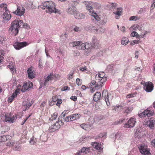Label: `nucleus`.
Returning <instances> with one entry per match:
<instances>
[{
  "instance_id": "obj_10",
  "label": "nucleus",
  "mask_w": 155,
  "mask_h": 155,
  "mask_svg": "<svg viewBox=\"0 0 155 155\" xmlns=\"http://www.w3.org/2000/svg\"><path fill=\"white\" fill-rule=\"evenodd\" d=\"M25 12V9L23 6H20L17 5L16 10L13 13L17 15L21 16L24 14Z\"/></svg>"
},
{
  "instance_id": "obj_47",
  "label": "nucleus",
  "mask_w": 155,
  "mask_h": 155,
  "mask_svg": "<svg viewBox=\"0 0 155 155\" xmlns=\"http://www.w3.org/2000/svg\"><path fill=\"white\" fill-rule=\"evenodd\" d=\"M87 149H88V148H86L85 147H83L79 151V152H80V153H84L86 151Z\"/></svg>"
},
{
  "instance_id": "obj_2",
  "label": "nucleus",
  "mask_w": 155,
  "mask_h": 155,
  "mask_svg": "<svg viewBox=\"0 0 155 155\" xmlns=\"http://www.w3.org/2000/svg\"><path fill=\"white\" fill-rule=\"evenodd\" d=\"M85 4L86 8L89 12V14L90 15H92L94 18L97 21H99L100 19V17L98 15L95 16L92 14L94 13L93 7L94 5L95 4L94 2H86L84 1L83 2Z\"/></svg>"
},
{
  "instance_id": "obj_34",
  "label": "nucleus",
  "mask_w": 155,
  "mask_h": 155,
  "mask_svg": "<svg viewBox=\"0 0 155 155\" xmlns=\"http://www.w3.org/2000/svg\"><path fill=\"white\" fill-rule=\"evenodd\" d=\"M125 120V119L124 118H121L115 121L114 123L113 124L117 125L118 124H122L124 121Z\"/></svg>"
},
{
  "instance_id": "obj_25",
  "label": "nucleus",
  "mask_w": 155,
  "mask_h": 155,
  "mask_svg": "<svg viewBox=\"0 0 155 155\" xmlns=\"http://www.w3.org/2000/svg\"><path fill=\"white\" fill-rule=\"evenodd\" d=\"M101 98V94L100 92H96L93 96V100L95 101H97Z\"/></svg>"
},
{
  "instance_id": "obj_18",
  "label": "nucleus",
  "mask_w": 155,
  "mask_h": 155,
  "mask_svg": "<svg viewBox=\"0 0 155 155\" xmlns=\"http://www.w3.org/2000/svg\"><path fill=\"white\" fill-rule=\"evenodd\" d=\"M12 17L11 15L9 13H6L5 12H4L3 14V22H5V21H8Z\"/></svg>"
},
{
  "instance_id": "obj_58",
  "label": "nucleus",
  "mask_w": 155,
  "mask_h": 155,
  "mask_svg": "<svg viewBox=\"0 0 155 155\" xmlns=\"http://www.w3.org/2000/svg\"><path fill=\"white\" fill-rule=\"evenodd\" d=\"M21 149V147L20 144H18L17 145H15V150H19Z\"/></svg>"
},
{
  "instance_id": "obj_61",
  "label": "nucleus",
  "mask_w": 155,
  "mask_h": 155,
  "mask_svg": "<svg viewBox=\"0 0 155 155\" xmlns=\"http://www.w3.org/2000/svg\"><path fill=\"white\" fill-rule=\"evenodd\" d=\"M75 93L76 94L78 95L80 97L82 96V94L81 92L78 90H76L75 92Z\"/></svg>"
},
{
  "instance_id": "obj_48",
  "label": "nucleus",
  "mask_w": 155,
  "mask_h": 155,
  "mask_svg": "<svg viewBox=\"0 0 155 155\" xmlns=\"http://www.w3.org/2000/svg\"><path fill=\"white\" fill-rule=\"evenodd\" d=\"M60 37L62 39L63 38V39H64V41L66 40L68 37V35H67L66 33H65V34L64 35H62L60 36Z\"/></svg>"
},
{
  "instance_id": "obj_13",
  "label": "nucleus",
  "mask_w": 155,
  "mask_h": 155,
  "mask_svg": "<svg viewBox=\"0 0 155 155\" xmlns=\"http://www.w3.org/2000/svg\"><path fill=\"white\" fill-rule=\"evenodd\" d=\"M145 125L152 129L155 125V118L153 117L148 118L146 122H145Z\"/></svg>"
},
{
  "instance_id": "obj_53",
  "label": "nucleus",
  "mask_w": 155,
  "mask_h": 155,
  "mask_svg": "<svg viewBox=\"0 0 155 155\" xmlns=\"http://www.w3.org/2000/svg\"><path fill=\"white\" fill-rule=\"evenodd\" d=\"M57 101V102L56 104V105L58 106L60 105L62 103V100L60 99H58V100Z\"/></svg>"
},
{
  "instance_id": "obj_29",
  "label": "nucleus",
  "mask_w": 155,
  "mask_h": 155,
  "mask_svg": "<svg viewBox=\"0 0 155 155\" xmlns=\"http://www.w3.org/2000/svg\"><path fill=\"white\" fill-rule=\"evenodd\" d=\"M124 136L120 132H117L115 135V139L117 140L119 139L121 140L124 139Z\"/></svg>"
},
{
  "instance_id": "obj_20",
  "label": "nucleus",
  "mask_w": 155,
  "mask_h": 155,
  "mask_svg": "<svg viewBox=\"0 0 155 155\" xmlns=\"http://www.w3.org/2000/svg\"><path fill=\"white\" fill-rule=\"evenodd\" d=\"M74 16L76 18L78 19H83L85 17V15L79 12L77 10L74 14Z\"/></svg>"
},
{
  "instance_id": "obj_31",
  "label": "nucleus",
  "mask_w": 155,
  "mask_h": 155,
  "mask_svg": "<svg viewBox=\"0 0 155 155\" xmlns=\"http://www.w3.org/2000/svg\"><path fill=\"white\" fill-rule=\"evenodd\" d=\"M129 42V40L127 38L123 37L122 38L121 44L122 45H125L128 43Z\"/></svg>"
},
{
  "instance_id": "obj_7",
  "label": "nucleus",
  "mask_w": 155,
  "mask_h": 155,
  "mask_svg": "<svg viewBox=\"0 0 155 155\" xmlns=\"http://www.w3.org/2000/svg\"><path fill=\"white\" fill-rule=\"evenodd\" d=\"M154 86L153 83L149 81L145 83L143 85V89L147 92H150L153 89Z\"/></svg>"
},
{
  "instance_id": "obj_62",
  "label": "nucleus",
  "mask_w": 155,
  "mask_h": 155,
  "mask_svg": "<svg viewBox=\"0 0 155 155\" xmlns=\"http://www.w3.org/2000/svg\"><path fill=\"white\" fill-rule=\"evenodd\" d=\"M151 144L155 148V138L151 141Z\"/></svg>"
},
{
  "instance_id": "obj_49",
  "label": "nucleus",
  "mask_w": 155,
  "mask_h": 155,
  "mask_svg": "<svg viewBox=\"0 0 155 155\" xmlns=\"http://www.w3.org/2000/svg\"><path fill=\"white\" fill-rule=\"evenodd\" d=\"M107 21L106 18H104L101 21V24L103 25H105Z\"/></svg>"
},
{
  "instance_id": "obj_36",
  "label": "nucleus",
  "mask_w": 155,
  "mask_h": 155,
  "mask_svg": "<svg viewBox=\"0 0 155 155\" xmlns=\"http://www.w3.org/2000/svg\"><path fill=\"white\" fill-rule=\"evenodd\" d=\"M58 114L57 113H54L53 115H52L51 118H49V120L51 121H53L55 120L57 117Z\"/></svg>"
},
{
  "instance_id": "obj_56",
  "label": "nucleus",
  "mask_w": 155,
  "mask_h": 155,
  "mask_svg": "<svg viewBox=\"0 0 155 155\" xmlns=\"http://www.w3.org/2000/svg\"><path fill=\"white\" fill-rule=\"evenodd\" d=\"M98 75H99L100 78H103L104 77H104L105 74L104 72H101V73H99Z\"/></svg>"
},
{
  "instance_id": "obj_24",
  "label": "nucleus",
  "mask_w": 155,
  "mask_h": 155,
  "mask_svg": "<svg viewBox=\"0 0 155 155\" xmlns=\"http://www.w3.org/2000/svg\"><path fill=\"white\" fill-rule=\"evenodd\" d=\"M27 72L28 75V77L29 79H32L34 78L35 76L31 68H28Z\"/></svg>"
},
{
  "instance_id": "obj_52",
  "label": "nucleus",
  "mask_w": 155,
  "mask_h": 155,
  "mask_svg": "<svg viewBox=\"0 0 155 155\" xmlns=\"http://www.w3.org/2000/svg\"><path fill=\"white\" fill-rule=\"evenodd\" d=\"M4 53L0 51V63L2 61V60L4 58L3 57V55H4Z\"/></svg>"
},
{
  "instance_id": "obj_63",
  "label": "nucleus",
  "mask_w": 155,
  "mask_h": 155,
  "mask_svg": "<svg viewBox=\"0 0 155 155\" xmlns=\"http://www.w3.org/2000/svg\"><path fill=\"white\" fill-rule=\"evenodd\" d=\"M58 97L56 96H54V97H53L52 98V101L54 102H55L58 99Z\"/></svg>"
},
{
  "instance_id": "obj_46",
  "label": "nucleus",
  "mask_w": 155,
  "mask_h": 155,
  "mask_svg": "<svg viewBox=\"0 0 155 155\" xmlns=\"http://www.w3.org/2000/svg\"><path fill=\"white\" fill-rule=\"evenodd\" d=\"M53 75V73H51L46 78L45 80L47 81H48L52 79V75Z\"/></svg>"
},
{
  "instance_id": "obj_19",
  "label": "nucleus",
  "mask_w": 155,
  "mask_h": 155,
  "mask_svg": "<svg viewBox=\"0 0 155 155\" xmlns=\"http://www.w3.org/2000/svg\"><path fill=\"white\" fill-rule=\"evenodd\" d=\"M52 2V1H47L43 2L42 5V8L44 9L45 8H46L48 9V7H49L50 5H51L50 4H51Z\"/></svg>"
},
{
  "instance_id": "obj_32",
  "label": "nucleus",
  "mask_w": 155,
  "mask_h": 155,
  "mask_svg": "<svg viewBox=\"0 0 155 155\" xmlns=\"http://www.w3.org/2000/svg\"><path fill=\"white\" fill-rule=\"evenodd\" d=\"M122 8H117L118 11L116 12H114L113 14L118 15H121L122 12Z\"/></svg>"
},
{
  "instance_id": "obj_42",
  "label": "nucleus",
  "mask_w": 155,
  "mask_h": 155,
  "mask_svg": "<svg viewBox=\"0 0 155 155\" xmlns=\"http://www.w3.org/2000/svg\"><path fill=\"white\" fill-rule=\"evenodd\" d=\"M7 140V137L5 136L1 137H0V142H4Z\"/></svg>"
},
{
  "instance_id": "obj_16",
  "label": "nucleus",
  "mask_w": 155,
  "mask_h": 155,
  "mask_svg": "<svg viewBox=\"0 0 155 155\" xmlns=\"http://www.w3.org/2000/svg\"><path fill=\"white\" fill-rule=\"evenodd\" d=\"M92 46L93 48L97 49L100 46L99 41L97 40V38L95 36H93L92 38Z\"/></svg>"
},
{
  "instance_id": "obj_1",
  "label": "nucleus",
  "mask_w": 155,
  "mask_h": 155,
  "mask_svg": "<svg viewBox=\"0 0 155 155\" xmlns=\"http://www.w3.org/2000/svg\"><path fill=\"white\" fill-rule=\"evenodd\" d=\"M20 28H25L28 29L30 27L27 23L23 24L22 20L20 19L15 20L12 22L8 31L10 33H12L14 35V36H16L18 33Z\"/></svg>"
},
{
  "instance_id": "obj_5",
  "label": "nucleus",
  "mask_w": 155,
  "mask_h": 155,
  "mask_svg": "<svg viewBox=\"0 0 155 155\" xmlns=\"http://www.w3.org/2000/svg\"><path fill=\"white\" fill-rule=\"evenodd\" d=\"M94 120L92 119H89L88 122L86 123H83L80 124V127L83 129L87 130L90 128L91 127L93 124L94 123Z\"/></svg>"
},
{
  "instance_id": "obj_30",
  "label": "nucleus",
  "mask_w": 155,
  "mask_h": 155,
  "mask_svg": "<svg viewBox=\"0 0 155 155\" xmlns=\"http://www.w3.org/2000/svg\"><path fill=\"white\" fill-rule=\"evenodd\" d=\"M76 48L78 49L85 50V43H82V42L80 41V43L78 44Z\"/></svg>"
},
{
  "instance_id": "obj_26",
  "label": "nucleus",
  "mask_w": 155,
  "mask_h": 155,
  "mask_svg": "<svg viewBox=\"0 0 155 155\" xmlns=\"http://www.w3.org/2000/svg\"><path fill=\"white\" fill-rule=\"evenodd\" d=\"M32 105V104L30 102H24L23 104V106L24 107L23 111H25L28 109L29 107Z\"/></svg>"
},
{
  "instance_id": "obj_28",
  "label": "nucleus",
  "mask_w": 155,
  "mask_h": 155,
  "mask_svg": "<svg viewBox=\"0 0 155 155\" xmlns=\"http://www.w3.org/2000/svg\"><path fill=\"white\" fill-rule=\"evenodd\" d=\"M85 43V46L86 47V51L87 50V52L89 53L91 51V48H93L92 45L90 43L87 42Z\"/></svg>"
},
{
  "instance_id": "obj_23",
  "label": "nucleus",
  "mask_w": 155,
  "mask_h": 155,
  "mask_svg": "<svg viewBox=\"0 0 155 155\" xmlns=\"http://www.w3.org/2000/svg\"><path fill=\"white\" fill-rule=\"evenodd\" d=\"M77 10L76 7L74 6H72L68 9L67 12L69 13L74 15V14L75 13Z\"/></svg>"
},
{
  "instance_id": "obj_21",
  "label": "nucleus",
  "mask_w": 155,
  "mask_h": 155,
  "mask_svg": "<svg viewBox=\"0 0 155 155\" xmlns=\"http://www.w3.org/2000/svg\"><path fill=\"white\" fill-rule=\"evenodd\" d=\"M92 146L99 151H100L102 149L101 144L97 142L92 143Z\"/></svg>"
},
{
  "instance_id": "obj_55",
  "label": "nucleus",
  "mask_w": 155,
  "mask_h": 155,
  "mask_svg": "<svg viewBox=\"0 0 155 155\" xmlns=\"http://www.w3.org/2000/svg\"><path fill=\"white\" fill-rule=\"evenodd\" d=\"M136 95L135 94H129L126 96L127 98H130L131 97H134Z\"/></svg>"
},
{
  "instance_id": "obj_27",
  "label": "nucleus",
  "mask_w": 155,
  "mask_h": 155,
  "mask_svg": "<svg viewBox=\"0 0 155 155\" xmlns=\"http://www.w3.org/2000/svg\"><path fill=\"white\" fill-rule=\"evenodd\" d=\"M18 93V91L17 90H15V92L13 93L12 95L10 97H8V100L10 102H12L14 98L17 97Z\"/></svg>"
},
{
  "instance_id": "obj_38",
  "label": "nucleus",
  "mask_w": 155,
  "mask_h": 155,
  "mask_svg": "<svg viewBox=\"0 0 155 155\" xmlns=\"http://www.w3.org/2000/svg\"><path fill=\"white\" fill-rule=\"evenodd\" d=\"M107 77H104L103 78H101L99 81H98L99 83L101 84L102 85L105 83L107 81Z\"/></svg>"
},
{
  "instance_id": "obj_33",
  "label": "nucleus",
  "mask_w": 155,
  "mask_h": 155,
  "mask_svg": "<svg viewBox=\"0 0 155 155\" xmlns=\"http://www.w3.org/2000/svg\"><path fill=\"white\" fill-rule=\"evenodd\" d=\"M80 43V41H72L71 42L69 43V46L72 47H74V46H78V44Z\"/></svg>"
},
{
  "instance_id": "obj_39",
  "label": "nucleus",
  "mask_w": 155,
  "mask_h": 155,
  "mask_svg": "<svg viewBox=\"0 0 155 155\" xmlns=\"http://www.w3.org/2000/svg\"><path fill=\"white\" fill-rule=\"evenodd\" d=\"M146 11V9L145 8H142L137 12L138 14H142L145 13Z\"/></svg>"
},
{
  "instance_id": "obj_43",
  "label": "nucleus",
  "mask_w": 155,
  "mask_h": 155,
  "mask_svg": "<svg viewBox=\"0 0 155 155\" xmlns=\"http://www.w3.org/2000/svg\"><path fill=\"white\" fill-rule=\"evenodd\" d=\"M74 71H71L70 72L69 74L68 75V76L67 78L68 79L70 80L72 78V76L74 74Z\"/></svg>"
},
{
  "instance_id": "obj_11",
  "label": "nucleus",
  "mask_w": 155,
  "mask_h": 155,
  "mask_svg": "<svg viewBox=\"0 0 155 155\" xmlns=\"http://www.w3.org/2000/svg\"><path fill=\"white\" fill-rule=\"evenodd\" d=\"M27 43L26 42H16L14 43L13 46L15 48L16 50H19L22 48L27 46Z\"/></svg>"
},
{
  "instance_id": "obj_17",
  "label": "nucleus",
  "mask_w": 155,
  "mask_h": 155,
  "mask_svg": "<svg viewBox=\"0 0 155 155\" xmlns=\"http://www.w3.org/2000/svg\"><path fill=\"white\" fill-rule=\"evenodd\" d=\"M94 85H95L94 88L96 89H99L103 86L101 84L99 83L98 81L97 82L96 81L93 80L92 81L90 84L91 87L92 88V86Z\"/></svg>"
},
{
  "instance_id": "obj_8",
  "label": "nucleus",
  "mask_w": 155,
  "mask_h": 155,
  "mask_svg": "<svg viewBox=\"0 0 155 155\" xmlns=\"http://www.w3.org/2000/svg\"><path fill=\"white\" fill-rule=\"evenodd\" d=\"M60 121L59 120L51 125L49 128L48 130L50 132H54L58 130L61 127V124L59 123Z\"/></svg>"
},
{
  "instance_id": "obj_64",
  "label": "nucleus",
  "mask_w": 155,
  "mask_h": 155,
  "mask_svg": "<svg viewBox=\"0 0 155 155\" xmlns=\"http://www.w3.org/2000/svg\"><path fill=\"white\" fill-rule=\"evenodd\" d=\"M95 79L96 81H99L101 78H100L99 75L96 74L95 76Z\"/></svg>"
},
{
  "instance_id": "obj_4",
  "label": "nucleus",
  "mask_w": 155,
  "mask_h": 155,
  "mask_svg": "<svg viewBox=\"0 0 155 155\" xmlns=\"http://www.w3.org/2000/svg\"><path fill=\"white\" fill-rule=\"evenodd\" d=\"M140 152L144 155H151L150 149L145 145H141L138 147Z\"/></svg>"
},
{
  "instance_id": "obj_54",
  "label": "nucleus",
  "mask_w": 155,
  "mask_h": 155,
  "mask_svg": "<svg viewBox=\"0 0 155 155\" xmlns=\"http://www.w3.org/2000/svg\"><path fill=\"white\" fill-rule=\"evenodd\" d=\"M70 118V115L66 117L64 119V121L66 122L71 121V120H70L71 119Z\"/></svg>"
},
{
  "instance_id": "obj_22",
  "label": "nucleus",
  "mask_w": 155,
  "mask_h": 155,
  "mask_svg": "<svg viewBox=\"0 0 155 155\" xmlns=\"http://www.w3.org/2000/svg\"><path fill=\"white\" fill-rule=\"evenodd\" d=\"M71 121L75 120L78 119L81 117V114H75L71 115Z\"/></svg>"
},
{
  "instance_id": "obj_57",
  "label": "nucleus",
  "mask_w": 155,
  "mask_h": 155,
  "mask_svg": "<svg viewBox=\"0 0 155 155\" xmlns=\"http://www.w3.org/2000/svg\"><path fill=\"white\" fill-rule=\"evenodd\" d=\"M34 137H32L30 140V143L32 145L34 144L35 141L34 140Z\"/></svg>"
},
{
  "instance_id": "obj_51",
  "label": "nucleus",
  "mask_w": 155,
  "mask_h": 155,
  "mask_svg": "<svg viewBox=\"0 0 155 155\" xmlns=\"http://www.w3.org/2000/svg\"><path fill=\"white\" fill-rule=\"evenodd\" d=\"M80 1L81 0H71V2L74 3V5L75 6L79 3Z\"/></svg>"
},
{
  "instance_id": "obj_37",
  "label": "nucleus",
  "mask_w": 155,
  "mask_h": 155,
  "mask_svg": "<svg viewBox=\"0 0 155 155\" xmlns=\"http://www.w3.org/2000/svg\"><path fill=\"white\" fill-rule=\"evenodd\" d=\"M133 107L131 106L127 107L125 110V112L127 114L129 113L133 110Z\"/></svg>"
},
{
  "instance_id": "obj_9",
  "label": "nucleus",
  "mask_w": 155,
  "mask_h": 155,
  "mask_svg": "<svg viewBox=\"0 0 155 155\" xmlns=\"http://www.w3.org/2000/svg\"><path fill=\"white\" fill-rule=\"evenodd\" d=\"M48 9V12L50 13H55L60 14V11L57 9L55 7V5L53 2L50 4Z\"/></svg>"
},
{
  "instance_id": "obj_50",
  "label": "nucleus",
  "mask_w": 155,
  "mask_h": 155,
  "mask_svg": "<svg viewBox=\"0 0 155 155\" xmlns=\"http://www.w3.org/2000/svg\"><path fill=\"white\" fill-rule=\"evenodd\" d=\"M66 114V113H64V112H63L59 116V117L58 118V120H59L60 118H64V117L65 116Z\"/></svg>"
},
{
  "instance_id": "obj_6",
  "label": "nucleus",
  "mask_w": 155,
  "mask_h": 155,
  "mask_svg": "<svg viewBox=\"0 0 155 155\" xmlns=\"http://www.w3.org/2000/svg\"><path fill=\"white\" fill-rule=\"evenodd\" d=\"M136 122V119L131 117L127 123L125 124L124 127L127 128L133 127L135 126Z\"/></svg>"
},
{
  "instance_id": "obj_12",
  "label": "nucleus",
  "mask_w": 155,
  "mask_h": 155,
  "mask_svg": "<svg viewBox=\"0 0 155 155\" xmlns=\"http://www.w3.org/2000/svg\"><path fill=\"white\" fill-rule=\"evenodd\" d=\"M109 94L107 91L104 90L102 94V98L104 100L107 106L110 105Z\"/></svg>"
},
{
  "instance_id": "obj_45",
  "label": "nucleus",
  "mask_w": 155,
  "mask_h": 155,
  "mask_svg": "<svg viewBox=\"0 0 155 155\" xmlns=\"http://www.w3.org/2000/svg\"><path fill=\"white\" fill-rule=\"evenodd\" d=\"M81 81V79H80L78 78H77L76 81V84L78 86L81 85L82 84Z\"/></svg>"
},
{
  "instance_id": "obj_60",
  "label": "nucleus",
  "mask_w": 155,
  "mask_h": 155,
  "mask_svg": "<svg viewBox=\"0 0 155 155\" xmlns=\"http://www.w3.org/2000/svg\"><path fill=\"white\" fill-rule=\"evenodd\" d=\"M77 97L75 96H72L71 97L70 99L72 100H73V101H75L77 100Z\"/></svg>"
},
{
  "instance_id": "obj_44",
  "label": "nucleus",
  "mask_w": 155,
  "mask_h": 155,
  "mask_svg": "<svg viewBox=\"0 0 155 155\" xmlns=\"http://www.w3.org/2000/svg\"><path fill=\"white\" fill-rule=\"evenodd\" d=\"M73 30L75 32L80 31H81V28L80 27L75 26L73 29Z\"/></svg>"
},
{
  "instance_id": "obj_40",
  "label": "nucleus",
  "mask_w": 155,
  "mask_h": 155,
  "mask_svg": "<svg viewBox=\"0 0 155 155\" xmlns=\"http://www.w3.org/2000/svg\"><path fill=\"white\" fill-rule=\"evenodd\" d=\"M6 40V38L5 37L0 35V43H3V41Z\"/></svg>"
},
{
  "instance_id": "obj_41",
  "label": "nucleus",
  "mask_w": 155,
  "mask_h": 155,
  "mask_svg": "<svg viewBox=\"0 0 155 155\" xmlns=\"http://www.w3.org/2000/svg\"><path fill=\"white\" fill-rule=\"evenodd\" d=\"M121 108L122 107L120 105H119L117 106H115L114 107V110L116 111H119L121 110V109H122Z\"/></svg>"
},
{
  "instance_id": "obj_3",
  "label": "nucleus",
  "mask_w": 155,
  "mask_h": 155,
  "mask_svg": "<svg viewBox=\"0 0 155 155\" xmlns=\"http://www.w3.org/2000/svg\"><path fill=\"white\" fill-rule=\"evenodd\" d=\"M153 111L151 110L150 108H147L142 113L138 114V116L140 118H143L146 116L150 117L153 115Z\"/></svg>"
},
{
  "instance_id": "obj_35",
  "label": "nucleus",
  "mask_w": 155,
  "mask_h": 155,
  "mask_svg": "<svg viewBox=\"0 0 155 155\" xmlns=\"http://www.w3.org/2000/svg\"><path fill=\"white\" fill-rule=\"evenodd\" d=\"M140 18L137 15L133 16L130 17L129 20L130 21H137L140 19Z\"/></svg>"
},
{
  "instance_id": "obj_14",
  "label": "nucleus",
  "mask_w": 155,
  "mask_h": 155,
  "mask_svg": "<svg viewBox=\"0 0 155 155\" xmlns=\"http://www.w3.org/2000/svg\"><path fill=\"white\" fill-rule=\"evenodd\" d=\"M17 118L16 116H12L11 114H5V121L13 123L15 122Z\"/></svg>"
},
{
  "instance_id": "obj_59",
  "label": "nucleus",
  "mask_w": 155,
  "mask_h": 155,
  "mask_svg": "<svg viewBox=\"0 0 155 155\" xmlns=\"http://www.w3.org/2000/svg\"><path fill=\"white\" fill-rule=\"evenodd\" d=\"M7 145L11 147L14 146V144L12 142L10 141L7 143Z\"/></svg>"
},
{
  "instance_id": "obj_15",
  "label": "nucleus",
  "mask_w": 155,
  "mask_h": 155,
  "mask_svg": "<svg viewBox=\"0 0 155 155\" xmlns=\"http://www.w3.org/2000/svg\"><path fill=\"white\" fill-rule=\"evenodd\" d=\"M33 86V84L32 82H24L22 88L21 89V91L24 92L25 91L28 90L29 88H31Z\"/></svg>"
}]
</instances>
